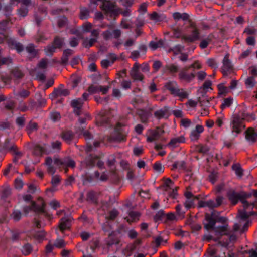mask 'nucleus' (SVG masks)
Listing matches in <instances>:
<instances>
[{
    "label": "nucleus",
    "instance_id": "nucleus-1",
    "mask_svg": "<svg viewBox=\"0 0 257 257\" xmlns=\"http://www.w3.org/2000/svg\"><path fill=\"white\" fill-rule=\"evenodd\" d=\"M46 204L42 202L39 205L33 202L31 206H26L24 211L26 215L32 212L34 218L33 225L35 228L31 232V235L39 242L42 241L45 238L46 233L42 229L47 224V221L52 219V215L49 214L45 209Z\"/></svg>",
    "mask_w": 257,
    "mask_h": 257
},
{
    "label": "nucleus",
    "instance_id": "nucleus-2",
    "mask_svg": "<svg viewBox=\"0 0 257 257\" xmlns=\"http://www.w3.org/2000/svg\"><path fill=\"white\" fill-rule=\"evenodd\" d=\"M201 65L198 61H195L189 66L182 68L179 72L178 77L181 81L189 83L191 82L196 76L195 69H199Z\"/></svg>",
    "mask_w": 257,
    "mask_h": 257
},
{
    "label": "nucleus",
    "instance_id": "nucleus-3",
    "mask_svg": "<svg viewBox=\"0 0 257 257\" xmlns=\"http://www.w3.org/2000/svg\"><path fill=\"white\" fill-rule=\"evenodd\" d=\"M216 213H218V212L213 210L211 211V214H205V220L207 221V223L204 224V227L208 230H212L214 231L217 234L222 235L224 232L227 231L228 225L215 226Z\"/></svg>",
    "mask_w": 257,
    "mask_h": 257
},
{
    "label": "nucleus",
    "instance_id": "nucleus-4",
    "mask_svg": "<svg viewBox=\"0 0 257 257\" xmlns=\"http://www.w3.org/2000/svg\"><path fill=\"white\" fill-rule=\"evenodd\" d=\"M251 194L245 192L241 193V202L243 204V210L239 211V217L243 220H246L249 216L253 215L257 216V212L254 211L247 212V209H252L254 207V203H249L245 199L251 197Z\"/></svg>",
    "mask_w": 257,
    "mask_h": 257
},
{
    "label": "nucleus",
    "instance_id": "nucleus-5",
    "mask_svg": "<svg viewBox=\"0 0 257 257\" xmlns=\"http://www.w3.org/2000/svg\"><path fill=\"white\" fill-rule=\"evenodd\" d=\"M172 36L175 38H181L182 40L188 43H192L200 40V32L197 28H194L189 35H182V32L179 28L172 29Z\"/></svg>",
    "mask_w": 257,
    "mask_h": 257
},
{
    "label": "nucleus",
    "instance_id": "nucleus-6",
    "mask_svg": "<svg viewBox=\"0 0 257 257\" xmlns=\"http://www.w3.org/2000/svg\"><path fill=\"white\" fill-rule=\"evenodd\" d=\"M164 87L174 96L178 97L181 99L187 98L188 97V93L184 89L180 88L177 83L175 81L167 82L165 83Z\"/></svg>",
    "mask_w": 257,
    "mask_h": 257
},
{
    "label": "nucleus",
    "instance_id": "nucleus-7",
    "mask_svg": "<svg viewBox=\"0 0 257 257\" xmlns=\"http://www.w3.org/2000/svg\"><path fill=\"white\" fill-rule=\"evenodd\" d=\"M128 133V130L118 123L110 135V139L113 141L124 142L126 140Z\"/></svg>",
    "mask_w": 257,
    "mask_h": 257
},
{
    "label": "nucleus",
    "instance_id": "nucleus-8",
    "mask_svg": "<svg viewBox=\"0 0 257 257\" xmlns=\"http://www.w3.org/2000/svg\"><path fill=\"white\" fill-rule=\"evenodd\" d=\"M64 44V39L59 36H56L53 42L45 48V52L47 56L51 57L56 52V49H61Z\"/></svg>",
    "mask_w": 257,
    "mask_h": 257
},
{
    "label": "nucleus",
    "instance_id": "nucleus-9",
    "mask_svg": "<svg viewBox=\"0 0 257 257\" xmlns=\"http://www.w3.org/2000/svg\"><path fill=\"white\" fill-rule=\"evenodd\" d=\"M30 94L28 90L21 88L17 91V110L25 112L28 109L24 99L27 98Z\"/></svg>",
    "mask_w": 257,
    "mask_h": 257
},
{
    "label": "nucleus",
    "instance_id": "nucleus-10",
    "mask_svg": "<svg viewBox=\"0 0 257 257\" xmlns=\"http://www.w3.org/2000/svg\"><path fill=\"white\" fill-rule=\"evenodd\" d=\"M82 167L87 169H90L96 165L99 169L104 168V162L100 160L97 156H89L82 162Z\"/></svg>",
    "mask_w": 257,
    "mask_h": 257
},
{
    "label": "nucleus",
    "instance_id": "nucleus-11",
    "mask_svg": "<svg viewBox=\"0 0 257 257\" xmlns=\"http://www.w3.org/2000/svg\"><path fill=\"white\" fill-rule=\"evenodd\" d=\"M102 10L111 17H115L119 14V9L114 3L110 1H105L101 6Z\"/></svg>",
    "mask_w": 257,
    "mask_h": 257
},
{
    "label": "nucleus",
    "instance_id": "nucleus-12",
    "mask_svg": "<svg viewBox=\"0 0 257 257\" xmlns=\"http://www.w3.org/2000/svg\"><path fill=\"white\" fill-rule=\"evenodd\" d=\"M82 127V133L87 141V151H92L94 148L98 147L100 143L99 141L94 140L93 136L92 134L89 131L84 130L83 126Z\"/></svg>",
    "mask_w": 257,
    "mask_h": 257
},
{
    "label": "nucleus",
    "instance_id": "nucleus-13",
    "mask_svg": "<svg viewBox=\"0 0 257 257\" xmlns=\"http://www.w3.org/2000/svg\"><path fill=\"white\" fill-rule=\"evenodd\" d=\"M223 197L221 196H217L215 200H209L207 201H199L198 202V207L203 208L207 207L212 209L220 206L222 203Z\"/></svg>",
    "mask_w": 257,
    "mask_h": 257
},
{
    "label": "nucleus",
    "instance_id": "nucleus-14",
    "mask_svg": "<svg viewBox=\"0 0 257 257\" xmlns=\"http://www.w3.org/2000/svg\"><path fill=\"white\" fill-rule=\"evenodd\" d=\"M21 2L20 8L17 9V15L20 17H26L28 13V7L31 4V0H17V4Z\"/></svg>",
    "mask_w": 257,
    "mask_h": 257
},
{
    "label": "nucleus",
    "instance_id": "nucleus-15",
    "mask_svg": "<svg viewBox=\"0 0 257 257\" xmlns=\"http://www.w3.org/2000/svg\"><path fill=\"white\" fill-rule=\"evenodd\" d=\"M230 127L232 133H235L237 134L241 132L242 124L239 117L234 116L232 118L230 122Z\"/></svg>",
    "mask_w": 257,
    "mask_h": 257
},
{
    "label": "nucleus",
    "instance_id": "nucleus-16",
    "mask_svg": "<svg viewBox=\"0 0 257 257\" xmlns=\"http://www.w3.org/2000/svg\"><path fill=\"white\" fill-rule=\"evenodd\" d=\"M222 63L223 66L221 68V72L223 75L226 76L228 75V73H231L233 70V65L227 55L224 56Z\"/></svg>",
    "mask_w": 257,
    "mask_h": 257
},
{
    "label": "nucleus",
    "instance_id": "nucleus-17",
    "mask_svg": "<svg viewBox=\"0 0 257 257\" xmlns=\"http://www.w3.org/2000/svg\"><path fill=\"white\" fill-rule=\"evenodd\" d=\"M180 68L179 66L175 63H169L165 65L163 68V72L164 73L175 76L176 73L179 72Z\"/></svg>",
    "mask_w": 257,
    "mask_h": 257
},
{
    "label": "nucleus",
    "instance_id": "nucleus-18",
    "mask_svg": "<svg viewBox=\"0 0 257 257\" xmlns=\"http://www.w3.org/2000/svg\"><path fill=\"white\" fill-rule=\"evenodd\" d=\"M121 35V31L118 29H114L112 31H111L109 30H107L104 31L102 33L103 38L105 40H108L112 38L118 39L120 37Z\"/></svg>",
    "mask_w": 257,
    "mask_h": 257
},
{
    "label": "nucleus",
    "instance_id": "nucleus-19",
    "mask_svg": "<svg viewBox=\"0 0 257 257\" xmlns=\"http://www.w3.org/2000/svg\"><path fill=\"white\" fill-rule=\"evenodd\" d=\"M228 200L233 205L236 204L238 201L241 202V193H238L233 189H229L227 192Z\"/></svg>",
    "mask_w": 257,
    "mask_h": 257
},
{
    "label": "nucleus",
    "instance_id": "nucleus-20",
    "mask_svg": "<svg viewBox=\"0 0 257 257\" xmlns=\"http://www.w3.org/2000/svg\"><path fill=\"white\" fill-rule=\"evenodd\" d=\"M83 104V100L81 98L74 99L71 101V105L74 108V113L76 115H80L81 110Z\"/></svg>",
    "mask_w": 257,
    "mask_h": 257
},
{
    "label": "nucleus",
    "instance_id": "nucleus-21",
    "mask_svg": "<svg viewBox=\"0 0 257 257\" xmlns=\"http://www.w3.org/2000/svg\"><path fill=\"white\" fill-rule=\"evenodd\" d=\"M54 163L55 165L58 167H74L75 165V162L73 160L69 159L61 160L58 158H55Z\"/></svg>",
    "mask_w": 257,
    "mask_h": 257
},
{
    "label": "nucleus",
    "instance_id": "nucleus-22",
    "mask_svg": "<svg viewBox=\"0 0 257 257\" xmlns=\"http://www.w3.org/2000/svg\"><path fill=\"white\" fill-rule=\"evenodd\" d=\"M136 114L139 116L141 122L143 123H147L151 115L150 111L143 109L137 110Z\"/></svg>",
    "mask_w": 257,
    "mask_h": 257
},
{
    "label": "nucleus",
    "instance_id": "nucleus-23",
    "mask_svg": "<svg viewBox=\"0 0 257 257\" xmlns=\"http://www.w3.org/2000/svg\"><path fill=\"white\" fill-rule=\"evenodd\" d=\"M61 142L56 141L51 143V146L47 145L48 154L55 153L59 151L61 148Z\"/></svg>",
    "mask_w": 257,
    "mask_h": 257
},
{
    "label": "nucleus",
    "instance_id": "nucleus-24",
    "mask_svg": "<svg viewBox=\"0 0 257 257\" xmlns=\"http://www.w3.org/2000/svg\"><path fill=\"white\" fill-rule=\"evenodd\" d=\"M226 235L228 236V237L225 240V241L223 240L219 241V243L223 247H227L229 245L230 243L233 242L235 241L236 240V236L234 234L229 235L228 233L224 232L221 235Z\"/></svg>",
    "mask_w": 257,
    "mask_h": 257
},
{
    "label": "nucleus",
    "instance_id": "nucleus-25",
    "mask_svg": "<svg viewBox=\"0 0 257 257\" xmlns=\"http://www.w3.org/2000/svg\"><path fill=\"white\" fill-rule=\"evenodd\" d=\"M107 244L109 246H111L114 244H118L119 243V240L117 236V234L113 231L109 235L106 240Z\"/></svg>",
    "mask_w": 257,
    "mask_h": 257
},
{
    "label": "nucleus",
    "instance_id": "nucleus-26",
    "mask_svg": "<svg viewBox=\"0 0 257 257\" xmlns=\"http://www.w3.org/2000/svg\"><path fill=\"white\" fill-rule=\"evenodd\" d=\"M54 160L53 161L52 159L50 157H48L46 158L45 164L47 166V172L49 174L53 175L55 174L56 172V168L54 166Z\"/></svg>",
    "mask_w": 257,
    "mask_h": 257
},
{
    "label": "nucleus",
    "instance_id": "nucleus-27",
    "mask_svg": "<svg viewBox=\"0 0 257 257\" xmlns=\"http://www.w3.org/2000/svg\"><path fill=\"white\" fill-rule=\"evenodd\" d=\"M47 147V145H44V146H41L39 145L35 146L33 152L34 155L39 156L42 155L43 153L48 154Z\"/></svg>",
    "mask_w": 257,
    "mask_h": 257
},
{
    "label": "nucleus",
    "instance_id": "nucleus-28",
    "mask_svg": "<svg viewBox=\"0 0 257 257\" xmlns=\"http://www.w3.org/2000/svg\"><path fill=\"white\" fill-rule=\"evenodd\" d=\"M245 139L248 142L254 143L257 140V133L252 129L247 130Z\"/></svg>",
    "mask_w": 257,
    "mask_h": 257
},
{
    "label": "nucleus",
    "instance_id": "nucleus-29",
    "mask_svg": "<svg viewBox=\"0 0 257 257\" xmlns=\"http://www.w3.org/2000/svg\"><path fill=\"white\" fill-rule=\"evenodd\" d=\"M61 137L64 141L70 144L74 139V134L71 131H64L61 134Z\"/></svg>",
    "mask_w": 257,
    "mask_h": 257
},
{
    "label": "nucleus",
    "instance_id": "nucleus-30",
    "mask_svg": "<svg viewBox=\"0 0 257 257\" xmlns=\"http://www.w3.org/2000/svg\"><path fill=\"white\" fill-rule=\"evenodd\" d=\"M15 108V101L8 100L6 102L5 105L4 106L2 110L4 111L14 113Z\"/></svg>",
    "mask_w": 257,
    "mask_h": 257
},
{
    "label": "nucleus",
    "instance_id": "nucleus-31",
    "mask_svg": "<svg viewBox=\"0 0 257 257\" xmlns=\"http://www.w3.org/2000/svg\"><path fill=\"white\" fill-rule=\"evenodd\" d=\"M73 53V51L70 49L64 50L61 58V63L63 65H66L68 63L69 57L72 55Z\"/></svg>",
    "mask_w": 257,
    "mask_h": 257
},
{
    "label": "nucleus",
    "instance_id": "nucleus-32",
    "mask_svg": "<svg viewBox=\"0 0 257 257\" xmlns=\"http://www.w3.org/2000/svg\"><path fill=\"white\" fill-rule=\"evenodd\" d=\"M185 141V138L183 136H180L178 137H175L172 138L168 144V146L169 147H171L174 148L176 147L178 144L183 143Z\"/></svg>",
    "mask_w": 257,
    "mask_h": 257
},
{
    "label": "nucleus",
    "instance_id": "nucleus-33",
    "mask_svg": "<svg viewBox=\"0 0 257 257\" xmlns=\"http://www.w3.org/2000/svg\"><path fill=\"white\" fill-rule=\"evenodd\" d=\"M168 107L165 106L163 108L155 111L154 115L156 118L158 119H160L165 117L168 111Z\"/></svg>",
    "mask_w": 257,
    "mask_h": 257
},
{
    "label": "nucleus",
    "instance_id": "nucleus-34",
    "mask_svg": "<svg viewBox=\"0 0 257 257\" xmlns=\"http://www.w3.org/2000/svg\"><path fill=\"white\" fill-rule=\"evenodd\" d=\"M186 168V162L185 161H177L173 164L172 170L177 169L180 170H185Z\"/></svg>",
    "mask_w": 257,
    "mask_h": 257
},
{
    "label": "nucleus",
    "instance_id": "nucleus-35",
    "mask_svg": "<svg viewBox=\"0 0 257 257\" xmlns=\"http://www.w3.org/2000/svg\"><path fill=\"white\" fill-rule=\"evenodd\" d=\"M70 219L65 217L62 218L60 224V229L63 232L70 228Z\"/></svg>",
    "mask_w": 257,
    "mask_h": 257
},
{
    "label": "nucleus",
    "instance_id": "nucleus-36",
    "mask_svg": "<svg viewBox=\"0 0 257 257\" xmlns=\"http://www.w3.org/2000/svg\"><path fill=\"white\" fill-rule=\"evenodd\" d=\"M33 250V246L29 243H25L22 247L21 251L25 256H27L31 254Z\"/></svg>",
    "mask_w": 257,
    "mask_h": 257
},
{
    "label": "nucleus",
    "instance_id": "nucleus-37",
    "mask_svg": "<svg viewBox=\"0 0 257 257\" xmlns=\"http://www.w3.org/2000/svg\"><path fill=\"white\" fill-rule=\"evenodd\" d=\"M26 50L32 58L35 57L38 53V51L35 49V46L33 44H29L27 46Z\"/></svg>",
    "mask_w": 257,
    "mask_h": 257
},
{
    "label": "nucleus",
    "instance_id": "nucleus-38",
    "mask_svg": "<svg viewBox=\"0 0 257 257\" xmlns=\"http://www.w3.org/2000/svg\"><path fill=\"white\" fill-rule=\"evenodd\" d=\"M213 35L210 34L208 36L203 40L200 43L199 46L201 49H205L207 47L209 43L212 41Z\"/></svg>",
    "mask_w": 257,
    "mask_h": 257
},
{
    "label": "nucleus",
    "instance_id": "nucleus-39",
    "mask_svg": "<svg viewBox=\"0 0 257 257\" xmlns=\"http://www.w3.org/2000/svg\"><path fill=\"white\" fill-rule=\"evenodd\" d=\"M69 94V91L68 89H55L53 93H52V95L55 97H57L58 95H62L66 96L68 95Z\"/></svg>",
    "mask_w": 257,
    "mask_h": 257
},
{
    "label": "nucleus",
    "instance_id": "nucleus-40",
    "mask_svg": "<svg viewBox=\"0 0 257 257\" xmlns=\"http://www.w3.org/2000/svg\"><path fill=\"white\" fill-rule=\"evenodd\" d=\"M130 74L134 80L142 81L144 79V76L139 70L131 71Z\"/></svg>",
    "mask_w": 257,
    "mask_h": 257
},
{
    "label": "nucleus",
    "instance_id": "nucleus-41",
    "mask_svg": "<svg viewBox=\"0 0 257 257\" xmlns=\"http://www.w3.org/2000/svg\"><path fill=\"white\" fill-rule=\"evenodd\" d=\"M233 101V99L231 97L224 99L223 102L220 105V108L223 110L226 107H230L232 104Z\"/></svg>",
    "mask_w": 257,
    "mask_h": 257
},
{
    "label": "nucleus",
    "instance_id": "nucleus-42",
    "mask_svg": "<svg viewBox=\"0 0 257 257\" xmlns=\"http://www.w3.org/2000/svg\"><path fill=\"white\" fill-rule=\"evenodd\" d=\"M176 212L177 214V215L181 218L184 217V214L185 213V212L187 211L185 210V207H183L180 204L177 205L176 207Z\"/></svg>",
    "mask_w": 257,
    "mask_h": 257
},
{
    "label": "nucleus",
    "instance_id": "nucleus-43",
    "mask_svg": "<svg viewBox=\"0 0 257 257\" xmlns=\"http://www.w3.org/2000/svg\"><path fill=\"white\" fill-rule=\"evenodd\" d=\"M96 41V38H86L83 41V45L85 48H89L92 47Z\"/></svg>",
    "mask_w": 257,
    "mask_h": 257
},
{
    "label": "nucleus",
    "instance_id": "nucleus-44",
    "mask_svg": "<svg viewBox=\"0 0 257 257\" xmlns=\"http://www.w3.org/2000/svg\"><path fill=\"white\" fill-rule=\"evenodd\" d=\"M87 200L95 203L97 200V193L94 191H90L87 193Z\"/></svg>",
    "mask_w": 257,
    "mask_h": 257
},
{
    "label": "nucleus",
    "instance_id": "nucleus-45",
    "mask_svg": "<svg viewBox=\"0 0 257 257\" xmlns=\"http://www.w3.org/2000/svg\"><path fill=\"white\" fill-rule=\"evenodd\" d=\"M90 11L88 9L83 7L80 9V17L81 19H87L90 15Z\"/></svg>",
    "mask_w": 257,
    "mask_h": 257
},
{
    "label": "nucleus",
    "instance_id": "nucleus-46",
    "mask_svg": "<svg viewBox=\"0 0 257 257\" xmlns=\"http://www.w3.org/2000/svg\"><path fill=\"white\" fill-rule=\"evenodd\" d=\"M232 168L235 171V174L237 176L241 177L243 176V170L240 165L234 164L232 165Z\"/></svg>",
    "mask_w": 257,
    "mask_h": 257
},
{
    "label": "nucleus",
    "instance_id": "nucleus-47",
    "mask_svg": "<svg viewBox=\"0 0 257 257\" xmlns=\"http://www.w3.org/2000/svg\"><path fill=\"white\" fill-rule=\"evenodd\" d=\"M54 246L55 247L58 248H63L67 245V242H65L63 239L61 238H57L56 239L54 242Z\"/></svg>",
    "mask_w": 257,
    "mask_h": 257
},
{
    "label": "nucleus",
    "instance_id": "nucleus-48",
    "mask_svg": "<svg viewBox=\"0 0 257 257\" xmlns=\"http://www.w3.org/2000/svg\"><path fill=\"white\" fill-rule=\"evenodd\" d=\"M150 19L152 20L155 21L156 22L161 21L164 18L163 14H160L156 12H153L151 14H150Z\"/></svg>",
    "mask_w": 257,
    "mask_h": 257
},
{
    "label": "nucleus",
    "instance_id": "nucleus-49",
    "mask_svg": "<svg viewBox=\"0 0 257 257\" xmlns=\"http://www.w3.org/2000/svg\"><path fill=\"white\" fill-rule=\"evenodd\" d=\"M36 98L37 99V101L38 103V106L39 107H44L46 104V99L43 97L40 94H36Z\"/></svg>",
    "mask_w": 257,
    "mask_h": 257
},
{
    "label": "nucleus",
    "instance_id": "nucleus-50",
    "mask_svg": "<svg viewBox=\"0 0 257 257\" xmlns=\"http://www.w3.org/2000/svg\"><path fill=\"white\" fill-rule=\"evenodd\" d=\"M255 84V78L253 77L249 76L245 80V84L247 88H252L254 87Z\"/></svg>",
    "mask_w": 257,
    "mask_h": 257
},
{
    "label": "nucleus",
    "instance_id": "nucleus-51",
    "mask_svg": "<svg viewBox=\"0 0 257 257\" xmlns=\"http://www.w3.org/2000/svg\"><path fill=\"white\" fill-rule=\"evenodd\" d=\"M173 184V182L170 178H167L163 183L162 187L164 190L168 191L169 190L172 189L171 186Z\"/></svg>",
    "mask_w": 257,
    "mask_h": 257
},
{
    "label": "nucleus",
    "instance_id": "nucleus-52",
    "mask_svg": "<svg viewBox=\"0 0 257 257\" xmlns=\"http://www.w3.org/2000/svg\"><path fill=\"white\" fill-rule=\"evenodd\" d=\"M38 129V124L36 122H30L27 126L28 133L30 134L32 132L37 131Z\"/></svg>",
    "mask_w": 257,
    "mask_h": 257
},
{
    "label": "nucleus",
    "instance_id": "nucleus-53",
    "mask_svg": "<svg viewBox=\"0 0 257 257\" xmlns=\"http://www.w3.org/2000/svg\"><path fill=\"white\" fill-rule=\"evenodd\" d=\"M197 198L196 197L191 198L189 199H186L184 202V206L185 207V210H188L192 207H193L194 205V201Z\"/></svg>",
    "mask_w": 257,
    "mask_h": 257
},
{
    "label": "nucleus",
    "instance_id": "nucleus-54",
    "mask_svg": "<svg viewBox=\"0 0 257 257\" xmlns=\"http://www.w3.org/2000/svg\"><path fill=\"white\" fill-rule=\"evenodd\" d=\"M130 218H128L127 221L128 222L135 221L136 219H138L140 215L138 212L136 211H131L128 213Z\"/></svg>",
    "mask_w": 257,
    "mask_h": 257
},
{
    "label": "nucleus",
    "instance_id": "nucleus-55",
    "mask_svg": "<svg viewBox=\"0 0 257 257\" xmlns=\"http://www.w3.org/2000/svg\"><path fill=\"white\" fill-rule=\"evenodd\" d=\"M165 216V214L163 210L158 211L154 216V220L155 222L162 221L163 218Z\"/></svg>",
    "mask_w": 257,
    "mask_h": 257
},
{
    "label": "nucleus",
    "instance_id": "nucleus-56",
    "mask_svg": "<svg viewBox=\"0 0 257 257\" xmlns=\"http://www.w3.org/2000/svg\"><path fill=\"white\" fill-rule=\"evenodd\" d=\"M6 41L10 49H15L16 48V43L14 39L12 38L7 35Z\"/></svg>",
    "mask_w": 257,
    "mask_h": 257
},
{
    "label": "nucleus",
    "instance_id": "nucleus-57",
    "mask_svg": "<svg viewBox=\"0 0 257 257\" xmlns=\"http://www.w3.org/2000/svg\"><path fill=\"white\" fill-rule=\"evenodd\" d=\"M118 211L115 209H113L109 212V214L107 215V216L106 217V218L108 219L114 220L116 218V217L118 216Z\"/></svg>",
    "mask_w": 257,
    "mask_h": 257
},
{
    "label": "nucleus",
    "instance_id": "nucleus-58",
    "mask_svg": "<svg viewBox=\"0 0 257 257\" xmlns=\"http://www.w3.org/2000/svg\"><path fill=\"white\" fill-rule=\"evenodd\" d=\"M95 179V174L94 176L92 175L86 174L84 177V183H92L94 181Z\"/></svg>",
    "mask_w": 257,
    "mask_h": 257
},
{
    "label": "nucleus",
    "instance_id": "nucleus-59",
    "mask_svg": "<svg viewBox=\"0 0 257 257\" xmlns=\"http://www.w3.org/2000/svg\"><path fill=\"white\" fill-rule=\"evenodd\" d=\"M153 169L157 172L162 173L164 171V168L162 164L159 162H156L153 165Z\"/></svg>",
    "mask_w": 257,
    "mask_h": 257
},
{
    "label": "nucleus",
    "instance_id": "nucleus-60",
    "mask_svg": "<svg viewBox=\"0 0 257 257\" xmlns=\"http://www.w3.org/2000/svg\"><path fill=\"white\" fill-rule=\"evenodd\" d=\"M198 101L201 106L207 107L209 105V100L205 98L203 95L202 97H199Z\"/></svg>",
    "mask_w": 257,
    "mask_h": 257
},
{
    "label": "nucleus",
    "instance_id": "nucleus-61",
    "mask_svg": "<svg viewBox=\"0 0 257 257\" xmlns=\"http://www.w3.org/2000/svg\"><path fill=\"white\" fill-rule=\"evenodd\" d=\"M95 177L96 180H100L102 181L107 179V175L104 173L100 176V173L98 171L95 172Z\"/></svg>",
    "mask_w": 257,
    "mask_h": 257
},
{
    "label": "nucleus",
    "instance_id": "nucleus-62",
    "mask_svg": "<svg viewBox=\"0 0 257 257\" xmlns=\"http://www.w3.org/2000/svg\"><path fill=\"white\" fill-rule=\"evenodd\" d=\"M155 244L156 246H160L161 244H164L167 243V239H164L163 238L162 236H158L156 238L155 240Z\"/></svg>",
    "mask_w": 257,
    "mask_h": 257
},
{
    "label": "nucleus",
    "instance_id": "nucleus-63",
    "mask_svg": "<svg viewBox=\"0 0 257 257\" xmlns=\"http://www.w3.org/2000/svg\"><path fill=\"white\" fill-rule=\"evenodd\" d=\"M99 85H91L88 87V91L89 93L93 94L99 92Z\"/></svg>",
    "mask_w": 257,
    "mask_h": 257
},
{
    "label": "nucleus",
    "instance_id": "nucleus-64",
    "mask_svg": "<svg viewBox=\"0 0 257 257\" xmlns=\"http://www.w3.org/2000/svg\"><path fill=\"white\" fill-rule=\"evenodd\" d=\"M249 73L251 75L250 77H253V78L257 77V66H251L249 67Z\"/></svg>",
    "mask_w": 257,
    "mask_h": 257
}]
</instances>
